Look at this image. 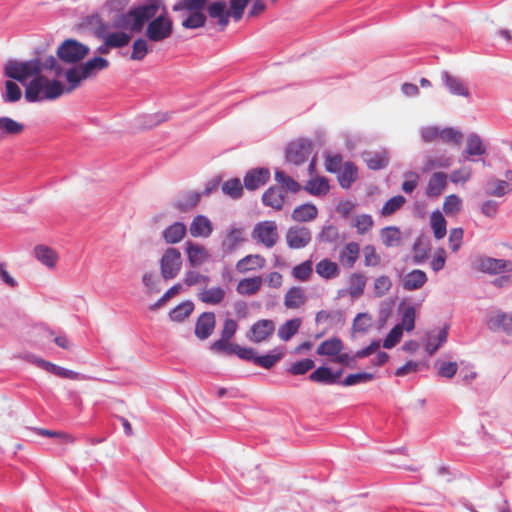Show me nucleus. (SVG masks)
I'll return each instance as SVG.
<instances>
[{"instance_id":"obj_20","label":"nucleus","mask_w":512,"mask_h":512,"mask_svg":"<svg viewBox=\"0 0 512 512\" xmlns=\"http://www.w3.org/2000/svg\"><path fill=\"white\" fill-rule=\"evenodd\" d=\"M270 178V171L267 168L252 169L244 177V187L247 190H256L266 184Z\"/></svg>"},{"instance_id":"obj_21","label":"nucleus","mask_w":512,"mask_h":512,"mask_svg":"<svg viewBox=\"0 0 512 512\" xmlns=\"http://www.w3.org/2000/svg\"><path fill=\"white\" fill-rule=\"evenodd\" d=\"M265 265L266 260L262 255L249 254L238 260L235 267L239 273L245 274L250 271L261 270L265 267Z\"/></svg>"},{"instance_id":"obj_17","label":"nucleus","mask_w":512,"mask_h":512,"mask_svg":"<svg viewBox=\"0 0 512 512\" xmlns=\"http://www.w3.org/2000/svg\"><path fill=\"white\" fill-rule=\"evenodd\" d=\"M359 255L360 245L356 242H349L339 250V265H341L343 268L351 269L357 262Z\"/></svg>"},{"instance_id":"obj_42","label":"nucleus","mask_w":512,"mask_h":512,"mask_svg":"<svg viewBox=\"0 0 512 512\" xmlns=\"http://www.w3.org/2000/svg\"><path fill=\"white\" fill-rule=\"evenodd\" d=\"M302 321L300 318H294L286 321L278 329V337L283 341L290 340L300 329Z\"/></svg>"},{"instance_id":"obj_16","label":"nucleus","mask_w":512,"mask_h":512,"mask_svg":"<svg viewBox=\"0 0 512 512\" xmlns=\"http://www.w3.org/2000/svg\"><path fill=\"white\" fill-rule=\"evenodd\" d=\"M213 223L204 215H196L189 226V233L193 238H208L213 232Z\"/></svg>"},{"instance_id":"obj_6","label":"nucleus","mask_w":512,"mask_h":512,"mask_svg":"<svg viewBox=\"0 0 512 512\" xmlns=\"http://www.w3.org/2000/svg\"><path fill=\"white\" fill-rule=\"evenodd\" d=\"M251 237L257 244L271 249L279 240L278 225L273 220L260 221L255 224Z\"/></svg>"},{"instance_id":"obj_8","label":"nucleus","mask_w":512,"mask_h":512,"mask_svg":"<svg viewBox=\"0 0 512 512\" xmlns=\"http://www.w3.org/2000/svg\"><path fill=\"white\" fill-rule=\"evenodd\" d=\"M182 256L177 248L170 247L162 255V277L174 278L181 270Z\"/></svg>"},{"instance_id":"obj_41","label":"nucleus","mask_w":512,"mask_h":512,"mask_svg":"<svg viewBox=\"0 0 512 512\" xmlns=\"http://www.w3.org/2000/svg\"><path fill=\"white\" fill-rule=\"evenodd\" d=\"M65 78L67 80V83L69 84V87L66 89V91L71 92L75 88H77L83 80L87 79L88 77L86 76V74H84L81 65H78L66 70Z\"/></svg>"},{"instance_id":"obj_29","label":"nucleus","mask_w":512,"mask_h":512,"mask_svg":"<svg viewBox=\"0 0 512 512\" xmlns=\"http://www.w3.org/2000/svg\"><path fill=\"white\" fill-rule=\"evenodd\" d=\"M447 183V175L443 172H435L431 175L427 188L426 195L428 197H438L443 192Z\"/></svg>"},{"instance_id":"obj_46","label":"nucleus","mask_w":512,"mask_h":512,"mask_svg":"<svg viewBox=\"0 0 512 512\" xmlns=\"http://www.w3.org/2000/svg\"><path fill=\"white\" fill-rule=\"evenodd\" d=\"M193 310L194 304L191 301H185L170 311L169 318L174 322H182L190 316Z\"/></svg>"},{"instance_id":"obj_40","label":"nucleus","mask_w":512,"mask_h":512,"mask_svg":"<svg viewBox=\"0 0 512 512\" xmlns=\"http://www.w3.org/2000/svg\"><path fill=\"white\" fill-rule=\"evenodd\" d=\"M343 349V343L339 338H331L323 341L317 348V354L321 356H337Z\"/></svg>"},{"instance_id":"obj_43","label":"nucleus","mask_w":512,"mask_h":512,"mask_svg":"<svg viewBox=\"0 0 512 512\" xmlns=\"http://www.w3.org/2000/svg\"><path fill=\"white\" fill-rule=\"evenodd\" d=\"M108 66V60L102 57H94L81 65L84 74H86L88 78L96 75L99 71L106 69Z\"/></svg>"},{"instance_id":"obj_2","label":"nucleus","mask_w":512,"mask_h":512,"mask_svg":"<svg viewBox=\"0 0 512 512\" xmlns=\"http://www.w3.org/2000/svg\"><path fill=\"white\" fill-rule=\"evenodd\" d=\"M66 89L58 80H48L44 76L32 79L26 86L25 98L28 102L52 100L61 96Z\"/></svg>"},{"instance_id":"obj_62","label":"nucleus","mask_w":512,"mask_h":512,"mask_svg":"<svg viewBox=\"0 0 512 512\" xmlns=\"http://www.w3.org/2000/svg\"><path fill=\"white\" fill-rule=\"evenodd\" d=\"M415 318H416L415 308L412 306L406 307L403 312V315H402L401 324H399L402 328V331L403 330H405L407 332L412 331L415 327Z\"/></svg>"},{"instance_id":"obj_7","label":"nucleus","mask_w":512,"mask_h":512,"mask_svg":"<svg viewBox=\"0 0 512 512\" xmlns=\"http://www.w3.org/2000/svg\"><path fill=\"white\" fill-rule=\"evenodd\" d=\"M88 53V46L73 39L65 40L57 49V56L65 63H77Z\"/></svg>"},{"instance_id":"obj_3","label":"nucleus","mask_w":512,"mask_h":512,"mask_svg":"<svg viewBox=\"0 0 512 512\" xmlns=\"http://www.w3.org/2000/svg\"><path fill=\"white\" fill-rule=\"evenodd\" d=\"M141 285L140 301L149 311L156 312L160 308V298L155 299L160 293V274L157 265L144 268Z\"/></svg>"},{"instance_id":"obj_36","label":"nucleus","mask_w":512,"mask_h":512,"mask_svg":"<svg viewBox=\"0 0 512 512\" xmlns=\"http://www.w3.org/2000/svg\"><path fill=\"white\" fill-rule=\"evenodd\" d=\"M442 80L452 94L463 97L469 96V91L461 79L450 75L448 72H443Z\"/></svg>"},{"instance_id":"obj_35","label":"nucleus","mask_w":512,"mask_h":512,"mask_svg":"<svg viewBox=\"0 0 512 512\" xmlns=\"http://www.w3.org/2000/svg\"><path fill=\"white\" fill-rule=\"evenodd\" d=\"M318 215V209L313 204H302L292 212V219L296 222H308L314 220Z\"/></svg>"},{"instance_id":"obj_38","label":"nucleus","mask_w":512,"mask_h":512,"mask_svg":"<svg viewBox=\"0 0 512 512\" xmlns=\"http://www.w3.org/2000/svg\"><path fill=\"white\" fill-rule=\"evenodd\" d=\"M181 25L186 29H197L203 27L206 22V16L203 12L180 13Z\"/></svg>"},{"instance_id":"obj_39","label":"nucleus","mask_w":512,"mask_h":512,"mask_svg":"<svg viewBox=\"0 0 512 512\" xmlns=\"http://www.w3.org/2000/svg\"><path fill=\"white\" fill-rule=\"evenodd\" d=\"M330 186L325 177H315L310 179L304 186V190L314 196L326 195Z\"/></svg>"},{"instance_id":"obj_27","label":"nucleus","mask_w":512,"mask_h":512,"mask_svg":"<svg viewBox=\"0 0 512 512\" xmlns=\"http://www.w3.org/2000/svg\"><path fill=\"white\" fill-rule=\"evenodd\" d=\"M36 259L46 267L53 269L58 262V254L52 248L45 245H38L34 248Z\"/></svg>"},{"instance_id":"obj_23","label":"nucleus","mask_w":512,"mask_h":512,"mask_svg":"<svg viewBox=\"0 0 512 512\" xmlns=\"http://www.w3.org/2000/svg\"><path fill=\"white\" fill-rule=\"evenodd\" d=\"M427 280L428 278L424 271L414 269L404 276L402 286L406 291H414L422 288Z\"/></svg>"},{"instance_id":"obj_33","label":"nucleus","mask_w":512,"mask_h":512,"mask_svg":"<svg viewBox=\"0 0 512 512\" xmlns=\"http://www.w3.org/2000/svg\"><path fill=\"white\" fill-rule=\"evenodd\" d=\"M488 325L490 329H502L510 332L512 331V313L497 311L489 318Z\"/></svg>"},{"instance_id":"obj_30","label":"nucleus","mask_w":512,"mask_h":512,"mask_svg":"<svg viewBox=\"0 0 512 512\" xmlns=\"http://www.w3.org/2000/svg\"><path fill=\"white\" fill-rule=\"evenodd\" d=\"M97 34L101 37L107 45L112 48H121L126 46L131 37L125 32L105 33L101 28L97 29Z\"/></svg>"},{"instance_id":"obj_61","label":"nucleus","mask_w":512,"mask_h":512,"mask_svg":"<svg viewBox=\"0 0 512 512\" xmlns=\"http://www.w3.org/2000/svg\"><path fill=\"white\" fill-rule=\"evenodd\" d=\"M452 163L451 158L449 157H441V158H433L428 157L422 167L423 172L431 171L435 168H448Z\"/></svg>"},{"instance_id":"obj_32","label":"nucleus","mask_w":512,"mask_h":512,"mask_svg":"<svg viewBox=\"0 0 512 512\" xmlns=\"http://www.w3.org/2000/svg\"><path fill=\"white\" fill-rule=\"evenodd\" d=\"M448 337V327H443L437 334L428 333L425 342V349L429 355H433L446 341Z\"/></svg>"},{"instance_id":"obj_59","label":"nucleus","mask_w":512,"mask_h":512,"mask_svg":"<svg viewBox=\"0 0 512 512\" xmlns=\"http://www.w3.org/2000/svg\"><path fill=\"white\" fill-rule=\"evenodd\" d=\"M462 207V200L455 194H451L445 198L443 210L447 215L457 214Z\"/></svg>"},{"instance_id":"obj_37","label":"nucleus","mask_w":512,"mask_h":512,"mask_svg":"<svg viewBox=\"0 0 512 512\" xmlns=\"http://www.w3.org/2000/svg\"><path fill=\"white\" fill-rule=\"evenodd\" d=\"M366 277L359 272L352 273L348 278V293L352 298L360 297L366 286Z\"/></svg>"},{"instance_id":"obj_58","label":"nucleus","mask_w":512,"mask_h":512,"mask_svg":"<svg viewBox=\"0 0 512 512\" xmlns=\"http://www.w3.org/2000/svg\"><path fill=\"white\" fill-rule=\"evenodd\" d=\"M309 379L313 382L323 383V384H334V379L332 378V371L327 367H318L315 371H313Z\"/></svg>"},{"instance_id":"obj_48","label":"nucleus","mask_w":512,"mask_h":512,"mask_svg":"<svg viewBox=\"0 0 512 512\" xmlns=\"http://www.w3.org/2000/svg\"><path fill=\"white\" fill-rule=\"evenodd\" d=\"M487 185V194L491 196L502 197L512 191V186L506 180L490 179Z\"/></svg>"},{"instance_id":"obj_18","label":"nucleus","mask_w":512,"mask_h":512,"mask_svg":"<svg viewBox=\"0 0 512 512\" xmlns=\"http://www.w3.org/2000/svg\"><path fill=\"white\" fill-rule=\"evenodd\" d=\"M210 349L214 352L224 353L226 355L235 354L240 359L248 358V354L251 353L250 351L246 350V347H242L238 344L230 343L229 340H225L222 337H220V339L213 342Z\"/></svg>"},{"instance_id":"obj_57","label":"nucleus","mask_w":512,"mask_h":512,"mask_svg":"<svg viewBox=\"0 0 512 512\" xmlns=\"http://www.w3.org/2000/svg\"><path fill=\"white\" fill-rule=\"evenodd\" d=\"M21 96L22 92L20 87L11 80L6 81L5 92L2 95L3 100L8 103H13L20 100Z\"/></svg>"},{"instance_id":"obj_24","label":"nucleus","mask_w":512,"mask_h":512,"mask_svg":"<svg viewBox=\"0 0 512 512\" xmlns=\"http://www.w3.org/2000/svg\"><path fill=\"white\" fill-rule=\"evenodd\" d=\"M225 296L226 291L219 286L204 288L197 294L199 301L208 305L221 304Z\"/></svg>"},{"instance_id":"obj_13","label":"nucleus","mask_w":512,"mask_h":512,"mask_svg":"<svg viewBox=\"0 0 512 512\" xmlns=\"http://www.w3.org/2000/svg\"><path fill=\"white\" fill-rule=\"evenodd\" d=\"M275 331V323L270 319L256 321L250 328L248 339L254 343L266 341Z\"/></svg>"},{"instance_id":"obj_19","label":"nucleus","mask_w":512,"mask_h":512,"mask_svg":"<svg viewBox=\"0 0 512 512\" xmlns=\"http://www.w3.org/2000/svg\"><path fill=\"white\" fill-rule=\"evenodd\" d=\"M216 325L215 314L213 312L202 313L195 324V335L201 340L207 339L213 332Z\"/></svg>"},{"instance_id":"obj_12","label":"nucleus","mask_w":512,"mask_h":512,"mask_svg":"<svg viewBox=\"0 0 512 512\" xmlns=\"http://www.w3.org/2000/svg\"><path fill=\"white\" fill-rule=\"evenodd\" d=\"M478 268L481 272L490 275L512 272V262L506 259H496L492 257H482L479 260Z\"/></svg>"},{"instance_id":"obj_22","label":"nucleus","mask_w":512,"mask_h":512,"mask_svg":"<svg viewBox=\"0 0 512 512\" xmlns=\"http://www.w3.org/2000/svg\"><path fill=\"white\" fill-rule=\"evenodd\" d=\"M262 202L265 206L276 211L282 210L285 203V194L281 187H270L262 195Z\"/></svg>"},{"instance_id":"obj_53","label":"nucleus","mask_w":512,"mask_h":512,"mask_svg":"<svg viewBox=\"0 0 512 512\" xmlns=\"http://www.w3.org/2000/svg\"><path fill=\"white\" fill-rule=\"evenodd\" d=\"M275 181L279 183L283 188H286V190L296 193L301 189V186L298 182H296L292 177L286 175L281 170L275 171Z\"/></svg>"},{"instance_id":"obj_55","label":"nucleus","mask_w":512,"mask_h":512,"mask_svg":"<svg viewBox=\"0 0 512 512\" xmlns=\"http://www.w3.org/2000/svg\"><path fill=\"white\" fill-rule=\"evenodd\" d=\"M406 202V199L402 195H396L385 202L381 209L382 216H390L399 210Z\"/></svg>"},{"instance_id":"obj_1","label":"nucleus","mask_w":512,"mask_h":512,"mask_svg":"<svg viewBox=\"0 0 512 512\" xmlns=\"http://www.w3.org/2000/svg\"><path fill=\"white\" fill-rule=\"evenodd\" d=\"M158 6L148 2L121 14L115 21V26L132 33H140L149 22L146 35L152 41L160 40V16L155 17Z\"/></svg>"},{"instance_id":"obj_5","label":"nucleus","mask_w":512,"mask_h":512,"mask_svg":"<svg viewBox=\"0 0 512 512\" xmlns=\"http://www.w3.org/2000/svg\"><path fill=\"white\" fill-rule=\"evenodd\" d=\"M42 67L38 59L29 61L10 60L5 64L4 73L7 77L19 81L25 87L27 80L31 78L41 77Z\"/></svg>"},{"instance_id":"obj_52","label":"nucleus","mask_w":512,"mask_h":512,"mask_svg":"<svg viewBox=\"0 0 512 512\" xmlns=\"http://www.w3.org/2000/svg\"><path fill=\"white\" fill-rule=\"evenodd\" d=\"M222 191L224 194L230 196L233 199H238L241 197L243 192V185L238 178H233L225 181L222 184Z\"/></svg>"},{"instance_id":"obj_25","label":"nucleus","mask_w":512,"mask_h":512,"mask_svg":"<svg viewBox=\"0 0 512 512\" xmlns=\"http://www.w3.org/2000/svg\"><path fill=\"white\" fill-rule=\"evenodd\" d=\"M262 284L263 279L261 276L244 278L238 282L236 291L240 295L252 296L260 291Z\"/></svg>"},{"instance_id":"obj_15","label":"nucleus","mask_w":512,"mask_h":512,"mask_svg":"<svg viewBox=\"0 0 512 512\" xmlns=\"http://www.w3.org/2000/svg\"><path fill=\"white\" fill-rule=\"evenodd\" d=\"M187 260L191 267H200L209 260L210 254L207 248L199 243L186 242Z\"/></svg>"},{"instance_id":"obj_14","label":"nucleus","mask_w":512,"mask_h":512,"mask_svg":"<svg viewBox=\"0 0 512 512\" xmlns=\"http://www.w3.org/2000/svg\"><path fill=\"white\" fill-rule=\"evenodd\" d=\"M312 236L308 228L303 226H292L286 233L287 245L291 249H301L311 242Z\"/></svg>"},{"instance_id":"obj_28","label":"nucleus","mask_w":512,"mask_h":512,"mask_svg":"<svg viewBox=\"0 0 512 512\" xmlns=\"http://www.w3.org/2000/svg\"><path fill=\"white\" fill-rule=\"evenodd\" d=\"M187 233V227L182 222H175L168 226L163 232L164 240L169 244H177L181 242Z\"/></svg>"},{"instance_id":"obj_56","label":"nucleus","mask_w":512,"mask_h":512,"mask_svg":"<svg viewBox=\"0 0 512 512\" xmlns=\"http://www.w3.org/2000/svg\"><path fill=\"white\" fill-rule=\"evenodd\" d=\"M375 376L370 372H360L349 374L343 381L340 382L343 386H353L357 384L367 383L374 380Z\"/></svg>"},{"instance_id":"obj_63","label":"nucleus","mask_w":512,"mask_h":512,"mask_svg":"<svg viewBox=\"0 0 512 512\" xmlns=\"http://www.w3.org/2000/svg\"><path fill=\"white\" fill-rule=\"evenodd\" d=\"M373 225H374V221H373L372 217L368 214H361V215L356 216V218H355L354 226L357 229V233L360 235H364L369 230H371Z\"/></svg>"},{"instance_id":"obj_10","label":"nucleus","mask_w":512,"mask_h":512,"mask_svg":"<svg viewBox=\"0 0 512 512\" xmlns=\"http://www.w3.org/2000/svg\"><path fill=\"white\" fill-rule=\"evenodd\" d=\"M311 143L305 140H298L289 144L286 152L288 162L300 165L308 160L311 154Z\"/></svg>"},{"instance_id":"obj_4","label":"nucleus","mask_w":512,"mask_h":512,"mask_svg":"<svg viewBox=\"0 0 512 512\" xmlns=\"http://www.w3.org/2000/svg\"><path fill=\"white\" fill-rule=\"evenodd\" d=\"M251 0H230V9L223 1H215L208 5L207 12L213 19L218 20V25L221 29H225L229 24L230 17L238 22L242 19L244 10Z\"/></svg>"},{"instance_id":"obj_45","label":"nucleus","mask_w":512,"mask_h":512,"mask_svg":"<svg viewBox=\"0 0 512 512\" xmlns=\"http://www.w3.org/2000/svg\"><path fill=\"white\" fill-rule=\"evenodd\" d=\"M339 172L338 179L343 188H349L357 178V168L352 162H346Z\"/></svg>"},{"instance_id":"obj_47","label":"nucleus","mask_w":512,"mask_h":512,"mask_svg":"<svg viewBox=\"0 0 512 512\" xmlns=\"http://www.w3.org/2000/svg\"><path fill=\"white\" fill-rule=\"evenodd\" d=\"M207 0H181L174 6L179 13L203 12Z\"/></svg>"},{"instance_id":"obj_49","label":"nucleus","mask_w":512,"mask_h":512,"mask_svg":"<svg viewBox=\"0 0 512 512\" xmlns=\"http://www.w3.org/2000/svg\"><path fill=\"white\" fill-rule=\"evenodd\" d=\"M485 152L486 147L481 138L476 134L470 135L467 139L465 153L468 156H480L485 154Z\"/></svg>"},{"instance_id":"obj_51","label":"nucleus","mask_w":512,"mask_h":512,"mask_svg":"<svg viewBox=\"0 0 512 512\" xmlns=\"http://www.w3.org/2000/svg\"><path fill=\"white\" fill-rule=\"evenodd\" d=\"M381 239L386 247L397 246L401 241V232L397 227H386L381 232Z\"/></svg>"},{"instance_id":"obj_9","label":"nucleus","mask_w":512,"mask_h":512,"mask_svg":"<svg viewBox=\"0 0 512 512\" xmlns=\"http://www.w3.org/2000/svg\"><path fill=\"white\" fill-rule=\"evenodd\" d=\"M246 350L250 351L251 353L248 354V358H242V360L250 361L254 365L264 369H271L285 355L284 351L280 348H275L271 353L262 356H258L255 349L251 347H246Z\"/></svg>"},{"instance_id":"obj_11","label":"nucleus","mask_w":512,"mask_h":512,"mask_svg":"<svg viewBox=\"0 0 512 512\" xmlns=\"http://www.w3.org/2000/svg\"><path fill=\"white\" fill-rule=\"evenodd\" d=\"M245 242V231L241 227H231L221 241V251L224 255L234 253Z\"/></svg>"},{"instance_id":"obj_64","label":"nucleus","mask_w":512,"mask_h":512,"mask_svg":"<svg viewBox=\"0 0 512 512\" xmlns=\"http://www.w3.org/2000/svg\"><path fill=\"white\" fill-rule=\"evenodd\" d=\"M392 282L386 275L377 277L374 281V291L377 297L384 296L391 288Z\"/></svg>"},{"instance_id":"obj_34","label":"nucleus","mask_w":512,"mask_h":512,"mask_svg":"<svg viewBox=\"0 0 512 512\" xmlns=\"http://www.w3.org/2000/svg\"><path fill=\"white\" fill-rule=\"evenodd\" d=\"M316 273L324 279H332L340 274L339 264L330 259H322L315 266Z\"/></svg>"},{"instance_id":"obj_31","label":"nucleus","mask_w":512,"mask_h":512,"mask_svg":"<svg viewBox=\"0 0 512 512\" xmlns=\"http://www.w3.org/2000/svg\"><path fill=\"white\" fill-rule=\"evenodd\" d=\"M363 159L369 169L379 170L387 166L389 158L385 150L379 152H364Z\"/></svg>"},{"instance_id":"obj_60","label":"nucleus","mask_w":512,"mask_h":512,"mask_svg":"<svg viewBox=\"0 0 512 512\" xmlns=\"http://www.w3.org/2000/svg\"><path fill=\"white\" fill-rule=\"evenodd\" d=\"M364 265L366 267H376L381 263V256L376 252L373 245H366L363 248Z\"/></svg>"},{"instance_id":"obj_50","label":"nucleus","mask_w":512,"mask_h":512,"mask_svg":"<svg viewBox=\"0 0 512 512\" xmlns=\"http://www.w3.org/2000/svg\"><path fill=\"white\" fill-rule=\"evenodd\" d=\"M313 273V263L311 260H306L292 269V276L302 282L308 281Z\"/></svg>"},{"instance_id":"obj_26","label":"nucleus","mask_w":512,"mask_h":512,"mask_svg":"<svg viewBox=\"0 0 512 512\" xmlns=\"http://www.w3.org/2000/svg\"><path fill=\"white\" fill-rule=\"evenodd\" d=\"M306 302V293L302 287L294 286L288 289L284 296V305L288 309H297Z\"/></svg>"},{"instance_id":"obj_44","label":"nucleus","mask_w":512,"mask_h":512,"mask_svg":"<svg viewBox=\"0 0 512 512\" xmlns=\"http://www.w3.org/2000/svg\"><path fill=\"white\" fill-rule=\"evenodd\" d=\"M430 223L434 237L437 240L444 238L447 233V222L444 216L439 211L433 212L430 216Z\"/></svg>"},{"instance_id":"obj_54","label":"nucleus","mask_w":512,"mask_h":512,"mask_svg":"<svg viewBox=\"0 0 512 512\" xmlns=\"http://www.w3.org/2000/svg\"><path fill=\"white\" fill-rule=\"evenodd\" d=\"M24 130L23 124L9 118L0 117V131L9 135H18Z\"/></svg>"}]
</instances>
